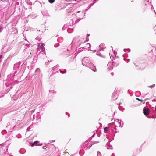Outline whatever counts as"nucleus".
I'll list each match as a JSON object with an SVG mask.
<instances>
[{"mask_svg": "<svg viewBox=\"0 0 156 156\" xmlns=\"http://www.w3.org/2000/svg\"><path fill=\"white\" fill-rule=\"evenodd\" d=\"M90 36V34H87V37H89Z\"/></svg>", "mask_w": 156, "mask_h": 156, "instance_id": "393cba45", "label": "nucleus"}, {"mask_svg": "<svg viewBox=\"0 0 156 156\" xmlns=\"http://www.w3.org/2000/svg\"><path fill=\"white\" fill-rule=\"evenodd\" d=\"M109 144H110V142H108L107 144L108 145H109Z\"/></svg>", "mask_w": 156, "mask_h": 156, "instance_id": "5701e85b", "label": "nucleus"}, {"mask_svg": "<svg viewBox=\"0 0 156 156\" xmlns=\"http://www.w3.org/2000/svg\"><path fill=\"white\" fill-rule=\"evenodd\" d=\"M55 141V140H53V142H54Z\"/></svg>", "mask_w": 156, "mask_h": 156, "instance_id": "79ce46f5", "label": "nucleus"}, {"mask_svg": "<svg viewBox=\"0 0 156 156\" xmlns=\"http://www.w3.org/2000/svg\"><path fill=\"white\" fill-rule=\"evenodd\" d=\"M89 38H88V37H87L86 40V42H88L89 41ZM84 42H86L85 41H84Z\"/></svg>", "mask_w": 156, "mask_h": 156, "instance_id": "412c9836", "label": "nucleus"}, {"mask_svg": "<svg viewBox=\"0 0 156 156\" xmlns=\"http://www.w3.org/2000/svg\"><path fill=\"white\" fill-rule=\"evenodd\" d=\"M101 153L99 152H98L97 153V156H101Z\"/></svg>", "mask_w": 156, "mask_h": 156, "instance_id": "6ab92c4d", "label": "nucleus"}, {"mask_svg": "<svg viewBox=\"0 0 156 156\" xmlns=\"http://www.w3.org/2000/svg\"><path fill=\"white\" fill-rule=\"evenodd\" d=\"M2 31V30H1V31H0V32Z\"/></svg>", "mask_w": 156, "mask_h": 156, "instance_id": "ea45409f", "label": "nucleus"}, {"mask_svg": "<svg viewBox=\"0 0 156 156\" xmlns=\"http://www.w3.org/2000/svg\"><path fill=\"white\" fill-rule=\"evenodd\" d=\"M16 121L15 119H13L11 122L7 124L6 128L9 130H10L11 132L12 129H14L16 125Z\"/></svg>", "mask_w": 156, "mask_h": 156, "instance_id": "f03ea898", "label": "nucleus"}, {"mask_svg": "<svg viewBox=\"0 0 156 156\" xmlns=\"http://www.w3.org/2000/svg\"><path fill=\"white\" fill-rule=\"evenodd\" d=\"M38 78H39V80L41 81V80L42 79V74H40L39 75H38Z\"/></svg>", "mask_w": 156, "mask_h": 156, "instance_id": "4468645a", "label": "nucleus"}, {"mask_svg": "<svg viewBox=\"0 0 156 156\" xmlns=\"http://www.w3.org/2000/svg\"><path fill=\"white\" fill-rule=\"evenodd\" d=\"M91 46V45L90 43H87L86 44V46H85V47H83L82 48H80L78 49V51L80 52L81 51V50H80V49L81 48H88L90 47Z\"/></svg>", "mask_w": 156, "mask_h": 156, "instance_id": "0eeeda50", "label": "nucleus"}, {"mask_svg": "<svg viewBox=\"0 0 156 156\" xmlns=\"http://www.w3.org/2000/svg\"><path fill=\"white\" fill-rule=\"evenodd\" d=\"M67 51H69V56H71L72 55V54L74 52L72 48L70 49H67Z\"/></svg>", "mask_w": 156, "mask_h": 156, "instance_id": "6e6552de", "label": "nucleus"}, {"mask_svg": "<svg viewBox=\"0 0 156 156\" xmlns=\"http://www.w3.org/2000/svg\"><path fill=\"white\" fill-rule=\"evenodd\" d=\"M118 123L119 124V127L120 126H121V120H118Z\"/></svg>", "mask_w": 156, "mask_h": 156, "instance_id": "f3484780", "label": "nucleus"}, {"mask_svg": "<svg viewBox=\"0 0 156 156\" xmlns=\"http://www.w3.org/2000/svg\"><path fill=\"white\" fill-rule=\"evenodd\" d=\"M101 44L100 45H99L100 47H101Z\"/></svg>", "mask_w": 156, "mask_h": 156, "instance_id": "58836bf2", "label": "nucleus"}, {"mask_svg": "<svg viewBox=\"0 0 156 156\" xmlns=\"http://www.w3.org/2000/svg\"><path fill=\"white\" fill-rule=\"evenodd\" d=\"M156 34V32L155 33Z\"/></svg>", "mask_w": 156, "mask_h": 156, "instance_id": "c03bdc74", "label": "nucleus"}, {"mask_svg": "<svg viewBox=\"0 0 156 156\" xmlns=\"http://www.w3.org/2000/svg\"><path fill=\"white\" fill-rule=\"evenodd\" d=\"M127 60H128V61H129H129H130V59H128Z\"/></svg>", "mask_w": 156, "mask_h": 156, "instance_id": "f704fd0d", "label": "nucleus"}, {"mask_svg": "<svg viewBox=\"0 0 156 156\" xmlns=\"http://www.w3.org/2000/svg\"><path fill=\"white\" fill-rule=\"evenodd\" d=\"M26 46H28V47H29V46H30V44H26Z\"/></svg>", "mask_w": 156, "mask_h": 156, "instance_id": "b1692460", "label": "nucleus"}, {"mask_svg": "<svg viewBox=\"0 0 156 156\" xmlns=\"http://www.w3.org/2000/svg\"><path fill=\"white\" fill-rule=\"evenodd\" d=\"M133 156H135V155H134Z\"/></svg>", "mask_w": 156, "mask_h": 156, "instance_id": "37998d69", "label": "nucleus"}, {"mask_svg": "<svg viewBox=\"0 0 156 156\" xmlns=\"http://www.w3.org/2000/svg\"><path fill=\"white\" fill-rule=\"evenodd\" d=\"M2 57V55H0V59Z\"/></svg>", "mask_w": 156, "mask_h": 156, "instance_id": "bb28decb", "label": "nucleus"}, {"mask_svg": "<svg viewBox=\"0 0 156 156\" xmlns=\"http://www.w3.org/2000/svg\"><path fill=\"white\" fill-rule=\"evenodd\" d=\"M55 0H48L49 2L50 3H53L55 2Z\"/></svg>", "mask_w": 156, "mask_h": 156, "instance_id": "a211bd4d", "label": "nucleus"}, {"mask_svg": "<svg viewBox=\"0 0 156 156\" xmlns=\"http://www.w3.org/2000/svg\"><path fill=\"white\" fill-rule=\"evenodd\" d=\"M155 84H153L151 86H148V87H150V88H153V87H155Z\"/></svg>", "mask_w": 156, "mask_h": 156, "instance_id": "dca6fc26", "label": "nucleus"}, {"mask_svg": "<svg viewBox=\"0 0 156 156\" xmlns=\"http://www.w3.org/2000/svg\"><path fill=\"white\" fill-rule=\"evenodd\" d=\"M143 112L145 115H148L149 113V108H144L143 109Z\"/></svg>", "mask_w": 156, "mask_h": 156, "instance_id": "423d86ee", "label": "nucleus"}, {"mask_svg": "<svg viewBox=\"0 0 156 156\" xmlns=\"http://www.w3.org/2000/svg\"><path fill=\"white\" fill-rule=\"evenodd\" d=\"M114 94H112V95H114Z\"/></svg>", "mask_w": 156, "mask_h": 156, "instance_id": "a19ab883", "label": "nucleus"}, {"mask_svg": "<svg viewBox=\"0 0 156 156\" xmlns=\"http://www.w3.org/2000/svg\"><path fill=\"white\" fill-rule=\"evenodd\" d=\"M136 99L139 101H141V102H142L143 101V100H141V99H139V98H136Z\"/></svg>", "mask_w": 156, "mask_h": 156, "instance_id": "aec40b11", "label": "nucleus"}, {"mask_svg": "<svg viewBox=\"0 0 156 156\" xmlns=\"http://www.w3.org/2000/svg\"><path fill=\"white\" fill-rule=\"evenodd\" d=\"M105 48H101L99 49V51H104V49H105Z\"/></svg>", "mask_w": 156, "mask_h": 156, "instance_id": "4be33fe9", "label": "nucleus"}, {"mask_svg": "<svg viewBox=\"0 0 156 156\" xmlns=\"http://www.w3.org/2000/svg\"><path fill=\"white\" fill-rule=\"evenodd\" d=\"M39 143V141H36L34 142L32 144V146H37L38 145V143Z\"/></svg>", "mask_w": 156, "mask_h": 156, "instance_id": "9d476101", "label": "nucleus"}, {"mask_svg": "<svg viewBox=\"0 0 156 156\" xmlns=\"http://www.w3.org/2000/svg\"><path fill=\"white\" fill-rule=\"evenodd\" d=\"M81 43H81V42L80 43V44Z\"/></svg>", "mask_w": 156, "mask_h": 156, "instance_id": "e433bc0d", "label": "nucleus"}, {"mask_svg": "<svg viewBox=\"0 0 156 156\" xmlns=\"http://www.w3.org/2000/svg\"><path fill=\"white\" fill-rule=\"evenodd\" d=\"M35 73H38L40 72V69L39 68H37L35 71Z\"/></svg>", "mask_w": 156, "mask_h": 156, "instance_id": "2eb2a0df", "label": "nucleus"}, {"mask_svg": "<svg viewBox=\"0 0 156 156\" xmlns=\"http://www.w3.org/2000/svg\"><path fill=\"white\" fill-rule=\"evenodd\" d=\"M84 40V39L83 38H81L80 39V40L79 41H80V40Z\"/></svg>", "mask_w": 156, "mask_h": 156, "instance_id": "c756f323", "label": "nucleus"}, {"mask_svg": "<svg viewBox=\"0 0 156 156\" xmlns=\"http://www.w3.org/2000/svg\"><path fill=\"white\" fill-rule=\"evenodd\" d=\"M9 156H13V155H10Z\"/></svg>", "mask_w": 156, "mask_h": 156, "instance_id": "4c0bfd02", "label": "nucleus"}, {"mask_svg": "<svg viewBox=\"0 0 156 156\" xmlns=\"http://www.w3.org/2000/svg\"><path fill=\"white\" fill-rule=\"evenodd\" d=\"M74 39L73 40V41H72V43L73 42V41H74Z\"/></svg>", "mask_w": 156, "mask_h": 156, "instance_id": "473e14b6", "label": "nucleus"}, {"mask_svg": "<svg viewBox=\"0 0 156 156\" xmlns=\"http://www.w3.org/2000/svg\"><path fill=\"white\" fill-rule=\"evenodd\" d=\"M52 69L53 70V71H55H55H56L58 69V66L57 65L53 67L52 68Z\"/></svg>", "mask_w": 156, "mask_h": 156, "instance_id": "1a4fd4ad", "label": "nucleus"}, {"mask_svg": "<svg viewBox=\"0 0 156 156\" xmlns=\"http://www.w3.org/2000/svg\"><path fill=\"white\" fill-rule=\"evenodd\" d=\"M96 55L101 57H103V55L102 54H101L99 51L97 52Z\"/></svg>", "mask_w": 156, "mask_h": 156, "instance_id": "9b49d317", "label": "nucleus"}, {"mask_svg": "<svg viewBox=\"0 0 156 156\" xmlns=\"http://www.w3.org/2000/svg\"><path fill=\"white\" fill-rule=\"evenodd\" d=\"M127 50L129 52H130V50L129 48L127 49Z\"/></svg>", "mask_w": 156, "mask_h": 156, "instance_id": "a878e982", "label": "nucleus"}, {"mask_svg": "<svg viewBox=\"0 0 156 156\" xmlns=\"http://www.w3.org/2000/svg\"><path fill=\"white\" fill-rule=\"evenodd\" d=\"M6 145L2 143L0 144V156H5L6 151H5V149L6 148Z\"/></svg>", "mask_w": 156, "mask_h": 156, "instance_id": "7ed1b4c3", "label": "nucleus"}, {"mask_svg": "<svg viewBox=\"0 0 156 156\" xmlns=\"http://www.w3.org/2000/svg\"><path fill=\"white\" fill-rule=\"evenodd\" d=\"M7 44H5L2 46V48L1 50V54L6 53L9 51V47L6 46Z\"/></svg>", "mask_w": 156, "mask_h": 156, "instance_id": "20e7f679", "label": "nucleus"}, {"mask_svg": "<svg viewBox=\"0 0 156 156\" xmlns=\"http://www.w3.org/2000/svg\"><path fill=\"white\" fill-rule=\"evenodd\" d=\"M44 43H40L38 45L37 50L40 51V52L43 51L45 50Z\"/></svg>", "mask_w": 156, "mask_h": 156, "instance_id": "39448f33", "label": "nucleus"}, {"mask_svg": "<svg viewBox=\"0 0 156 156\" xmlns=\"http://www.w3.org/2000/svg\"><path fill=\"white\" fill-rule=\"evenodd\" d=\"M82 64L84 66L88 67L94 72L96 71V67L91 63L88 57H85L83 58Z\"/></svg>", "mask_w": 156, "mask_h": 156, "instance_id": "f257e3e1", "label": "nucleus"}, {"mask_svg": "<svg viewBox=\"0 0 156 156\" xmlns=\"http://www.w3.org/2000/svg\"><path fill=\"white\" fill-rule=\"evenodd\" d=\"M108 128L106 127L104 128V132L105 133H107L108 130Z\"/></svg>", "mask_w": 156, "mask_h": 156, "instance_id": "f8f14e48", "label": "nucleus"}, {"mask_svg": "<svg viewBox=\"0 0 156 156\" xmlns=\"http://www.w3.org/2000/svg\"><path fill=\"white\" fill-rule=\"evenodd\" d=\"M59 70L60 71V72L62 74L66 73V69H65L63 71H61L60 69H59Z\"/></svg>", "mask_w": 156, "mask_h": 156, "instance_id": "ddd939ff", "label": "nucleus"}, {"mask_svg": "<svg viewBox=\"0 0 156 156\" xmlns=\"http://www.w3.org/2000/svg\"><path fill=\"white\" fill-rule=\"evenodd\" d=\"M152 101H156V100L155 99H154V100H152Z\"/></svg>", "mask_w": 156, "mask_h": 156, "instance_id": "cd10ccee", "label": "nucleus"}, {"mask_svg": "<svg viewBox=\"0 0 156 156\" xmlns=\"http://www.w3.org/2000/svg\"><path fill=\"white\" fill-rule=\"evenodd\" d=\"M126 50V49H124V52H125V50Z\"/></svg>", "mask_w": 156, "mask_h": 156, "instance_id": "7c9ffc66", "label": "nucleus"}, {"mask_svg": "<svg viewBox=\"0 0 156 156\" xmlns=\"http://www.w3.org/2000/svg\"><path fill=\"white\" fill-rule=\"evenodd\" d=\"M155 111H156V107L155 108Z\"/></svg>", "mask_w": 156, "mask_h": 156, "instance_id": "2f4dec72", "label": "nucleus"}, {"mask_svg": "<svg viewBox=\"0 0 156 156\" xmlns=\"http://www.w3.org/2000/svg\"><path fill=\"white\" fill-rule=\"evenodd\" d=\"M99 142V141H96V142H95V143H98Z\"/></svg>", "mask_w": 156, "mask_h": 156, "instance_id": "c85d7f7f", "label": "nucleus"}, {"mask_svg": "<svg viewBox=\"0 0 156 156\" xmlns=\"http://www.w3.org/2000/svg\"><path fill=\"white\" fill-rule=\"evenodd\" d=\"M68 30H67V32L68 33H69V32H68Z\"/></svg>", "mask_w": 156, "mask_h": 156, "instance_id": "c9c22d12", "label": "nucleus"}, {"mask_svg": "<svg viewBox=\"0 0 156 156\" xmlns=\"http://www.w3.org/2000/svg\"><path fill=\"white\" fill-rule=\"evenodd\" d=\"M114 129H115V130L116 129V127L115 128H114Z\"/></svg>", "mask_w": 156, "mask_h": 156, "instance_id": "72a5a7b5", "label": "nucleus"}]
</instances>
